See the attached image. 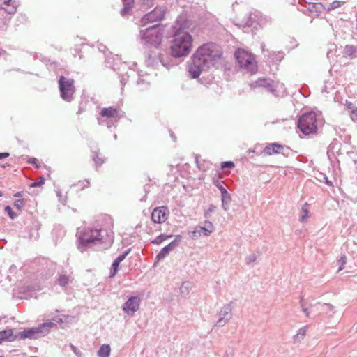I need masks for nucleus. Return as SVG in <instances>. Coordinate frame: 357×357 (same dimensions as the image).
Here are the masks:
<instances>
[{"label":"nucleus","instance_id":"30","mask_svg":"<svg viewBox=\"0 0 357 357\" xmlns=\"http://www.w3.org/2000/svg\"><path fill=\"white\" fill-rule=\"evenodd\" d=\"M343 3V2H341V1H334L333 2H332L328 8V10H333V9H335L337 8H339L342 6V4Z\"/></svg>","mask_w":357,"mask_h":357},{"label":"nucleus","instance_id":"24","mask_svg":"<svg viewBox=\"0 0 357 357\" xmlns=\"http://www.w3.org/2000/svg\"><path fill=\"white\" fill-rule=\"evenodd\" d=\"M122 1H123V3H124V8L122 9L121 13H122V15H125L127 13H128V11L132 6L134 0H122Z\"/></svg>","mask_w":357,"mask_h":357},{"label":"nucleus","instance_id":"31","mask_svg":"<svg viewBox=\"0 0 357 357\" xmlns=\"http://www.w3.org/2000/svg\"><path fill=\"white\" fill-rule=\"evenodd\" d=\"M45 183V178L43 177H40L38 181L33 183L31 185V187L32 188H36V187H38V186H41L43 185V184Z\"/></svg>","mask_w":357,"mask_h":357},{"label":"nucleus","instance_id":"35","mask_svg":"<svg viewBox=\"0 0 357 357\" xmlns=\"http://www.w3.org/2000/svg\"><path fill=\"white\" fill-rule=\"evenodd\" d=\"M15 207H16L18 209H21L24 206V200L23 199H18L14 203Z\"/></svg>","mask_w":357,"mask_h":357},{"label":"nucleus","instance_id":"27","mask_svg":"<svg viewBox=\"0 0 357 357\" xmlns=\"http://www.w3.org/2000/svg\"><path fill=\"white\" fill-rule=\"evenodd\" d=\"M213 225L210 223L208 228H205V227H201L199 228V229L197 231H195V234L197 232L201 233L202 231V232H204V236H207L213 231Z\"/></svg>","mask_w":357,"mask_h":357},{"label":"nucleus","instance_id":"40","mask_svg":"<svg viewBox=\"0 0 357 357\" xmlns=\"http://www.w3.org/2000/svg\"><path fill=\"white\" fill-rule=\"evenodd\" d=\"M340 261L341 262L342 266L339 268V271L343 269V266L346 264V257L345 256L342 257Z\"/></svg>","mask_w":357,"mask_h":357},{"label":"nucleus","instance_id":"28","mask_svg":"<svg viewBox=\"0 0 357 357\" xmlns=\"http://www.w3.org/2000/svg\"><path fill=\"white\" fill-rule=\"evenodd\" d=\"M76 185L79 189L84 190V188H87L89 187L90 182L88 180L79 181Z\"/></svg>","mask_w":357,"mask_h":357},{"label":"nucleus","instance_id":"43","mask_svg":"<svg viewBox=\"0 0 357 357\" xmlns=\"http://www.w3.org/2000/svg\"><path fill=\"white\" fill-rule=\"evenodd\" d=\"M225 323V321H223L222 319H220L218 320V326H222Z\"/></svg>","mask_w":357,"mask_h":357},{"label":"nucleus","instance_id":"1","mask_svg":"<svg viewBox=\"0 0 357 357\" xmlns=\"http://www.w3.org/2000/svg\"><path fill=\"white\" fill-rule=\"evenodd\" d=\"M194 54L195 58L200 60L206 68H218L223 61L222 48L214 43H207L200 45Z\"/></svg>","mask_w":357,"mask_h":357},{"label":"nucleus","instance_id":"13","mask_svg":"<svg viewBox=\"0 0 357 357\" xmlns=\"http://www.w3.org/2000/svg\"><path fill=\"white\" fill-rule=\"evenodd\" d=\"M169 211L167 207L161 206L155 208L151 214V219L153 222L161 224L167 219Z\"/></svg>","mask_w":357,"mask_h":357},{"label":"nucleus","instance_id":"21","mask_svg":"<svg viewBox=\"0 0 357 357\" xmlns=\"http://www.w3.org/2000/svg\"><path fill=\"white\" fill-rule=\"evenodd\" d=\"M174 248V242L170 243L169 245L163 248L161 251L158 253L156 258L158 259H163L165 257L170 250H172Z\"/></svg>","mask_w":357,"mask_h":357},{"label":"nucleus","instance_id":"32","mask_svg":"<svg viewBox=\"0 0 357 357\" xmlns=\"http://www.w3.org/2000/svg\"><path fill=\"white\" fill-rule=\"evenodd\" d=\"M5 211L8 213V215L12 218L13 219L16 215L15 214V213L13 211L12 208L10 206H7L5 207Z\"/></svg>","mask_w":357,"mask_h":357},{"label":"nucleus","instance_id":"17","mask_svg":"<svg viewBox=\"0 0 357 357\" xmlns=\"http://www.w3.org/2000/svg\"><path fill=\"white\" fill-rule=\"evenodd\" d=\"M100 115L105 118H116L119 116V112L115 107H105L101 110Z\"/></svg>","mask_w":357,"mask_h":357},{"label":"nucleus","instance_id":"33","mask_svg":"<svg viewBox=\"0 0 357 357\" xmlns=\"http://www.w3.org/2000/svg\"><path fill=\"white\" fill-rule=\"evenodd\" d=\"M119 264H120V263L118 262L116 260L114 261V262L112 264V268H113L114 271L112 273L111 276H114L116 274Z\"/></svg>","mask_w":357,"mask_h":357},{"label":"nucleus","instance_id":"19","mask_svg":"<svg viewBox=\"0 0 357 357\" xmlns=\"http://www.w3.org/2000/svg\"><path fill=\"white\" fill-rule=\"evenodd\" d=\"M15 337L12 329H6L0 331V344L5 341H13Z\"/></svg>","mask_w":357,"mask_h":357},{"label":"nucleus","instance_id":"23","mask_svg":"<svg viewBox=\"0 0 357 357\" xmlns=\"http://www.w3.org/2000/svg\"><path fill=\"white\" fill-rule=\"evenodd\" d=\"M70 276L65 274H59L57 281L59 285L66 287L70 282Z\"/></svg>","mask_w":357,"mask_h":357},{"label":"nucleus","instance_id":"10","mask_svg":"<svg viewBox=\"0 0 357 357\" xmlns=\"http://www.w3.org/2000/svg\"><path fill=\"white\" fill-rule=\"evenodd\" d=\"M165 10L157 7L151 12L146 14L141 20L142 26H144L149 23L162 20L165 17Z\"/></svg>","mask_w":357,"mask_h":357},{"label":"nucleus","instance_id":"5","mask_svg":"<svg viewBox=\"0 0 357 357\" xmlns=\"http://www.w3.org/2000/svg\"><path fill=\"white\" fill-rule=\"evenodd\" d=\"M317 115L310 112L303 114L298 119V127L305 135L316 133L317 130Z\"/></svg>","mask_w":357,"mask_h":357},{"label":"nucleus","instance_id":"3","mask_svg":"<svg viewBox=\"0 0 357 357\" xmlns=\"http://www.w3.org/2000/svg\"><path fill=\"white\" fill-rule=\"evenodd\" d=\"M235 56L240 67L250 74H255L257 71V64L255 56L243 49H238L235 52Z\"/></svg>","mask_w":357,"mask_h":357},{"label":"nucleus","instance_id":"16","mask_svg":"<svg viewBox=\"0 0 357 357\" xmlns=\"http://www.w3.org/2000/svg\"><path fill=\"white\" fill-rule=\"evenodd\" d=\"M176 24L178 26L176 30L185 31L190 29L192 22L184 15H180L176 20Z\"/></svg>","mask_w":357,"mask_h":357},{"label":"nucleus","instance_id":"22","mask_svg":"<svg viewBox=\"0 0 357 357\" xmlns=\"http://www.w3.org/2000/svg\"><path fill=\"white\" fill-rule=\"evenodd\" d=\"M110 351L109 345L103 344L98 351V355L99 357H108L110 354Z\"/></svg>","mask_w":357,"mask_h":357},{"label":"nucleus","instance_id":"6","mask_svg":"<svg viewBox=\"0 0 357 357\" xmlns=\"http://www.w3.org/2000/svg\"><path fill=\"white\" fill-rule=\"evenodd\" d=\"M104 222L106 223L107 226L105 229H108L110 231V234L109 235V237L110 238H113V231H112L113 228V222L110 217H105L104 218ZM103 228H101L100 229H90L89 231H86L82 237V241L84 243H93L96 241H100L102 239L100 237V231L103 230Z\"/></svg>","mask_w":357,"mask_h":357},{"label":"nucleus","instance_id":"34","mask_svg":"<svg viewBox=\"0 0 357 357\" xmlns=\"http://www.w3.org/2000/svg\"><path fill=\"white\" fill-rule=\"evenodd\" d=\"M234 167V164L233 162H224L222 163L221 167L222 169L225 168H231Z\"/></svg>","mask_w":357,"mask_h":357},{"label":"nucleus","instance_id":"4","mask_svg":"<svg viewBox=\"0 0 357 357\" xmlns=\"http://www.w3.org/2000/svg\"><path fill=\"white\" fill-rule=\"evenodd\" d=\"M140 36L145 43L158 46L162 43L164 37V29L159 25H153L141 30Z\"/></svg>","mask_w":357,"mask_h":357},{"label":"nucleus","instance_id":"20","mask_svg":"<svg viewBox=\"0 0 357 357\" xmlns=\"http://www.w3.org/2000/svg\"><path fill=\"white\" fill-rule=\"evenodd\" d=\"M345 105L351 112V118L353 121H357V107L352 102L346 100Z\"/></svg>","mask_w":357,"mask_h":357},{"label":"nucleus","instance_id":"11","mask_svg":"<svg viewBox=\"0 0 357 357\" xmlns=\"http://www.w3.org/2000/svg\"><path fill=\"white\" fill-rule=\"evenodd\" d=\"M189 73L192 78L198 77L202 71L207 70L206 66H204V63L197 58H195V54H193L192 58V62L189 64Z\"/></svg>","mask_w":357,"mask_h":357},{"label":"nucleus","instance_id":"7","mask_svg":"<svg viewBox=\"0 0 357 357\" xmlns=\"http://www.w3.org/2000/svg\"><path fill=\"white\" fill-rule=\"evenodd\" d=\"M54 325L52 322H45L38 327L24 330L19 333L18 336L21 340L26 338L36 339L43 335L45 333H47L49 331V328Z\"/></svg>","mask_w":357,"mask_h":357},{"label":"nucleus","instance_id":"8","mask_svg":"<svg viewBox=\"0 0 357 357\" xmlns=\"http://www.w3.org/2000/svg\"><path fill=\"white\" fill-rule=\"evenodd\" d=\"M260 17L257 12L244 11L235 16L234 22L241 27L251 26L258 22Z\"/></svg>","mask_w":357,"mask_h":357},{"label":"nucleus","instance_id":"9","mask_svg":"<svg viewBox=\"0 0 357 357\" xmlns=\"http://www.w3.org/2000/svg\"><path fill=\"white\" fill-rule=\"evenodd\" d=\"M59 84L61 98L66 101H70L75 91L74 80L61 76L59 80Z\"/></svg>","mask_w":357,"mask_h":357},{"label":"nucleus","instance_id":"39","mask_svg":"<svg viewBox=\"0 0 357 357\" xmlns=\"http://www.w3.org/2000/svg\"><path fill=\"white\" fill-rule=\"evenodd\" d=\"M128 252H126L123 255L119 256L115 260H116L118 262L121 263L126 257V256L128 255Z\"/></svg>","mask_w":357,"mask_h":357},{"label":"nucleus","instance_id":"36","mask_svg":"<svg viewBox=\"0 0 357 357\" xmlns=\"http://www.w3.org/2000/svg\"><path fill=\"white\" fill-rule=\"evenodd\" d=\"M222 199L224 203L227 199L230 200V196L227 192V190H224L222 193Z\"/></svg>","mask_w":357,"mask_h":357},{"label":"nucleus","instance_id":"18","mask_svg":"<svg viewBox=\"0 0 357 357\" xmlns=\"http://www.w3.org/2000/svg\"><path fill=\"white\" fill-rule=\"evenodd\" d=\"M283 149V146L282 145L278 144H271L267 146H266L264 149V152L268 155H271L273 154L280 153Z\"/></svg>","mask_w":357,"mask_h":357},{"label":"nucleus","instance_id":"44","mask_svg":"<svg viewBox=\"0 0 357 357\" xmlns=\"http://www.w3.org/2000/svg\"><path fill=\"white\" fill-rule=\"evenodd\" d=\"M303 312L305 313L307 317H309L310 312L307 308H303Z\"/></svg>","mask_w":357,"mask_h":357},{"label":"nucleus","instance_id":"26","mask_svg":"<svg viewBox=\"0 0 357 357\" xmlns=\"http://www.w3.org/2000/svg\"><path fill=\"white\" fill-rule=\"evenodd\" d=\"M307 330V326H304L303 328H301L298 331L296 335L294 336V338L296 340L303 339L305 336V335H306Z\"/></svg>","mask_w":357,"mask_h":357},{"label":"nucleus","instance_id":"25","mask_svg":"<svg viewBox=\"0 0 357 357\" xmlns=\"http://www.w3.org/2000/svg\"><path fill=\"white\" fill-rule=\"evenodd\" d=\"M308 207H309V204L308 203H305L303 204V206H302V213H303V215H301V218H300V220L301 222H304L308 217L309 215V210H308Z\"/></svg>","mask_w":357,"mask_h":357},{"label":"nucleus","instance_id":"14","mask_svg":"<svg viewBox=\"0 0 357 357\" xmlns=\"http://www.w3.org/2000/svg\"><path fill=\"white\" fill-rule=\"evenodd\" d=\"M140 299L137 296H132L126 301L123 307V311L128 314H133L138 310Z\"/></svg>","mask_w":357,"mask_h":357},{"label":"nucleus","instance_id":"42","mask_svg":"<svg viewBox=\"0 0 357 357\" xmlns=\"http://www.w3.org/2000/svg\"><path fill=\"white\" fill-rule=\"evenodd\" d=\"M29 162L36 165V167H38V165L37 164L38 160L36 158H31V159H30L29 160Z\"/></svg>","mask_w":357,"mask_h":357},{"label":"nucleus","instance_id":"45","mask_svg":"<svg viewBox=\"0 0 357 357\" xmlns=\"http://www.w3.org/2000/svg\"><path fill=\"white\" fill-rule=\"evenodd\" d=\"M219 189H220V190L221 191V194L222 193V192H223L224 190H225V189L222 185L219 186Z\"/></svg>","mask_w":357,"mask_h":357},{"label":"nucleus","instance_id":"12","mask_svg":"<svg viewBox=\"0 0 357 357\" xmlns=\"http://www.w3.org/2000/svg\"><path fill=\"white\" fill-rule=\"evenodd\" d=\"M259 85L267 88L273 93L283 91L284 90V84L278 81H273L268 79H262L259 81Z\"/></svg>","mask_w":357,"mask_h":357},{"label":"nucleus","instance_id":"37","mask_svg":"<svg viewBox=\"0 0 357 357\" xmlns=\"http://www.w3.org/2000/svg\"><path fill=\"white\" fill-rule=\"evenodd\" d=\"M93 160L96 162V163L98 165L103 163V159L98 155H96V158H93Z\"/></svg>","mask_w":357,"mask_h":357},{"label":"nucleus","instance_id":"2","mask_svg":"<svg viewBox=\"0 0 357 357\" xmlns=\"http://www.w3.org/2000/svg\"><path fill=\"white\" fill-rule=\"evenodd\" d=\"M193 47V38L186 31L176 30L173 36L170 45L173 57L180 58L188 56Z\"/></svg>","mask_w":357,"mask_h":357},{"label":"nucleus","instance_id":"41","mask_svg":"<svg viewBox=\"0 0 357 357\" xmlns=\"http://www.w3.org/2000/svg\"><path fill=\"white\" fill-rule=\"evenodd\" d=\"M8 153H0V160L6 158L9 156Z\"/></svg>","mask_w":357,"mask_h":357},{"label":"nucleus","instance_id":"15","mask_svg":"<svg viewBox=\"0 0 357 357\" xmlns=\"http://www.w3.org/2000/svg\"><path fill=\"white\" fill-rule=\"evenodd\" d=\"M0 8L8 13H13L17 8L15 0H0Z\"/></svg>","mask_w":357,"mask_h":357},{"label":"nucleus","instance_id":"29","mask_svg":"<svg viewBox=\"0 0 357 357\" xmlns=\"http://www.w3.org/2000/svg\"><path fill=\"white\" fill-rule=\"evenodd\" d=\"M172 236H166V235H164V234H161L159 236H158L155 240H153L152 241L153 243H155V244H160L161 243L162 241H165L166 239L169 238H171Z\"/></svg>","mask_w":357,"mask_h":357},{"label":"nucleus","instance_id":"38","mask_svg":"<svg viewBox=\"0 0 357 357\" xmlns=\"http://www.w3.org/2000/svg\"><path fill=\"white\" fill-rule=\"evenodd\" d=\"M71 349L73 351V352L78 356L81 357L82 353L79 349H77L74 345H71Z\"/></svg>","mask_w":357,"mask_h":357}]
</instances>
